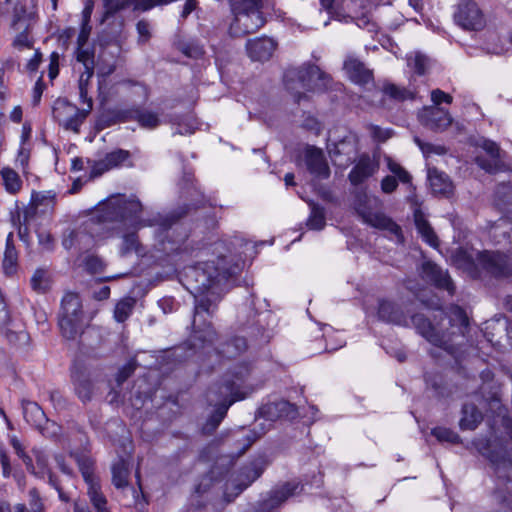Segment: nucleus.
Instances as JSON below:
<instances>
[{
	"mask_svg": "<svg viewBox=\"0 0 512 512\" xmlns=\"http://www.w3.org/2000/svg\"><path fill=\"white\" fill-rule=\"evenodd\" d=\"M472 445L478 454L489 461L493 471V499L499 505L510 506L512 511V432L509 450L494 444L490 439H475Z\"/></svg>",
	"mask_w": 512,
	"mask_h": 512,
	"instance_id": "nucleus-1",
	"label": "nucleus"
},
{
	"mask_svg": "<svg viewBox=\"0 0 512 512\" xmlns=\"http://www.w3.org/2000/svg\"><path fill=\"white\" fill-rule=\"evenodd\" d=\"M241 272L238 263L227 256H219L216 260L198 263L186 268L184 272L185 287L191 294H199L206 290L217 289Z\"/></svg>",
	"mask_w": 512,
	"mask_h": 512,
	"instance_id": "nucleus-2",
	"label": "nucleus"
},
{
	"mask_svg": "<svg viewBox=\"0 0 512 512\" xmlns=\"http://www.w3.org/2000/svg\"><path fill=\"white\" fill-rule=\"evenodd\" d=\"M251 373V366L246 362L228 369L222 377L212 383L206 393L207 403L214 408L227 405V411L235 402L245 399L242 388Z\"/></svg>",
	"mask_w": 512,
	"mask_h": 512,
	"instance_id": "nucleus-3",
	"label": "nucleus"
},
{
	"mask_svg": "<svg viewBox=\"0 0 512 512\" xmlns=\"http://www.w3.org/2000/svg\"><path fill=\"white\" fill-rule=\"evenodd\" d=\"M435 320L443 321L439 330L441 343L437 347L451 356L455 362H458L460 345L462 341L458 339L466 338L470 331V320L464 308L454 305L446 312L442 307H436Z\"/></svg>",
	"mask_w": 512,
	"mask_h": 512,
	"instance_id": "nucleus-4",
	"label": "nucleus"
},
{
	"mask_svg": "<svg viewBox=\"0 0 512 512\" xmlns=\"http://www.w3.org/2000/svg\"><path fill=\"white\" fill-rule=\"evenodd\" d=\"M179 187L182 194L192 195L191 191L193 190L199 194V197L195 198V200L191 203H185L181 206H178L177 208L170 211L166 216L160 218L155 233L162 243L165 241H171L169 232L173 226L177 225L182 219L196 213L199 209L205 206L204 195L197 191L195 185V177L192 173L185 172L183 174V177L179 182Z\"/></svg>",
	"mask_w": 512,
	"mask_h": 512,
	"instance_id": "nucleus-5",
	"label": "nucleus"
},
{
	"mask_svg": "<svg viewBox=\"0 0 512 512\" xmlns=\"http://www.w3.org/2000/svg\"><path fill=\"white\" fill-rule=\"evenodd\" d=\"M266 2V0H232L231 9L234 21L231 23L230 29L241 32H256L262 28L266 22L263 17Z\"/></svg>",
	"mask_w": 512,
	"mask_h": 512,
	"instance_id": "nucleus-6",
	"label": "nucleus"
},
{
	"mask_svg": "<svg viewBox=\"0 0 512 512\" xmlns=\"http://www.w3.org/2000/svg\"><path fill=\"white\" fill-rule=\"evenodd\" d=\"M330 80L327 73L310 62H305L299 67L288 68L283 77L287 90H294L296 82L307 91L322 90L328 87Z\"/></svg>",
	"mask_w": 512,
	"mask_h": 512,
	"instance_id": "nucleus-7",
	"label": "nucleus"
},
{
	"mask_svg": "<svg viewBox=\"0 0 512 512\" xmlns=\"http://www.w3.org/2000/svg\"><path fill=\"white\" fill-rule=\"evenodd\" d=\"M70 457L76 462L78 468L88 484V495L96 512H109L107 509V499L101 492V487L94 475L95 462L87 449L71 450Z\"/></svg>",
	"mask_w": 512,
	"mask_h": 512,
	"instance_id": "nucleus-8",
	"label": "nucleus"
},
{
	"mask_svg": "<svg viewBox=\"0 0 512 512\" xmlns=\"http://www.w3.org/2000/svg\"><path fill=\"white\" fill-rule=\"evenodd\" d=\"M269 317V311H258L250 306L246 319L240 321V329L246 334L252 351H258L270 342L272 336L268 328Z\"/></svg>",
	"mask_w": 512,
	"mask_h": 512,
	"instance_id": "nucleus-9",
	"label": "nucleus"
},
{
	"mask_svg": "<svg viewBox=\"0 0 512 512\" xmlns=\"http://www.w3.org/2000/svg\"><path fill=\"white\" fill-rule=\"evenodd\" d=\"M90 34H78L76 60L84 66V73L79 79V94L84 103H87V108L81 111V116L84 119L92 110V98H88L86 83L92 77L95 66V48L89 44Z\"/></svg>",
	"mask_w": 512,
	"mask_h": 512,
	"instance_id": "nucleus-10",
	"label": "nucleus"
},
{
	"mask_svg": "<svg viewBox=\"0 0 512 512\" xmlns=\"http://www.w3.org/2000/svg\"><path fill=\"white\" fill-rule=\"evenodd\" d=\"M142 212V204L136 198L118 194L108 198L103 204V217L111 222H133Z\"/></svg>",
	"mask_w": 512,
	"mask_h": 512,
	"instance_id": "nucleus-11",
	"label": "nucleus"
},
{
	"mask_svg": "<svg viewBox=\"0 0 512 512\" xmlns=\"http://www.w3.org/2000/svg\"><path fill=\"white\" fill-rule=\"evenodd\" d=\"M425 391L439 403L448 404L459 392V386L449 375L440 371H426L423 374Z\"/></svg>",
	"mask_w": 512,
	"mask_h": 512,
	"instance_id": "nucleus-12",
	"label": "nucleus"
},
{
	"mask_svg": "<svg viewBox=\"0 0 512 512\" xmlns=\"http://www.w3.org/2000/svg\"><path fill=\"white\" fill-rule=\"evenodd\" d=\"M268 461L265 456H259L248 464L241 467L238 476L233 484V492H225L224 498L230 503L256 481L265 471Z\"/></svg>",
	"mask_w": 512,
	"mask_h": 512,
	"instance_id": "nucleus-13",
	"label": "nucleus"
},
{
	"mask_svg": "<svg viewBox=\"0 0 512 512\" xmlns=\"http://www.w3.org/2000/svg\"><path fill=\"white\" fill-rule=\"evenodd\" d=\"M88 326L89 320H86L79 294L66 292V331L69 334L66 338L75 339Z\"/></svg>",
	"mask_w": 512,
	"mask_h": 512,
	"instance_id": "nucleus-14",
	"label": "nucleus"
},
{
	"mask_svg": "<svg viewBox=\"0 0 512 512\" xmlns=\"http://www.w3.org/2000/svg\"><path fill=\"white\" fill-rule=\"evenodd\" d=\"M57 203L56 193L53 191H32L29 204L23 209L25 222L40 218L49 220Z\"/></svg>",
	"mask_w": 512,
	"mask_h": 512,
	"instance_id": "nucleus-15",
	"label": "nucleus"
},
{
	"mask_svg": "<svg viewBox=\"0 0 512 512\" xmlns=\"http://www.w3.org/2000/svg\"><path fill=\"white\" fill-rule=\"evenodd\" d=\"M454 20L464 30L477 32L487 28L486 19L481 9L472 0H464L458 4Z\"/></svg>",
	"mask_w": 512,
	"mask_h": 512,
	"instance_id": "nucleus-16",
	"label": "nucleus"
},
{
	"mask_svg": "<svg viewBox=\"0 0 512 512\" xmlns=\"http://www.w3.org/2000/svg\"><path fill=\"white\" fill-rule=\"evenodd\" d=\"M191 328L187 344L189 349L194 352L213 346L218 339V333L211 320L203 318L192 319Z\"/></svg>",
	"mask_w": 512,
	"mask_h": 512,
	"instance_id": "nucleus-17",
	"label": "nucleus"
},
{
	"mask_svg": "<svg viewBox=\"0 0 512 512\" xmlns=\"http://www.w3.org/2000/svg\"><path fill=\"white\" fill-rule=\"evenodd\" d=\"M302 490L303 485L300 482H285L279 488L272 490L268 498L259 501L253 512H279V508L289 497L300 493Z\"/></svg>",
	"mask_w": 512,
	"mask_h": 512,
	"instance_id": "nucleus-18",
	"label": "nucleus"
},
{
	"mask_svg": "<svg viewBox=\"0 0 512 512\" xmlns=\"http://www.w3.org/2000/svg\"><path fill=\"white\" fill-rule=\"evenodd\" d=\"M478 261L483 270L496 279H505L512 275V265L503 252L484 250L478 254Z\"/></svg>",
	"mask_w": 512,
	"mask_h": 512,
	"instance_id": "nucleus-19",
	"label": "nucleus"
},
{
	"mask_svg": "<svg viewBox=\"0 0 512 512\" xmlns=\"http://www.w3.org/2000/svg\"><path fill=\"white\" fill-rule=\"evenodd\" d=\"M135 106L103 108L95 120L96 130L102 131L116 124L134 121Z\"/></svg>",
	"mask_w": 512,
	"mask_h": 512,
	"instance_id": "nucleus-20",
	"label": "nucleus"
},
{
	"mask_svg": "<svg viewBox=\"0 0 512 512\" xmlns=\"http://www.w3.org/2000/svg\"><path fill=\"white\" fill-rule=\"evenodd\" d=\"M423 278L438 290L447 291L450 296L456 293V286L447 270H443L433 261L422 264Z\"/></svg>",
	"mask_w": 512,
	"mask_h": 512,
	"instance_id": "nucleus-21",
	"label": "nucleus"
},
{
	"mask_svg": "<svg viewBox=\"0 0 512 512\" xmlns=\"http://www.w3.org/2000/svg\"><path fill=\"white\" fill-rule=\"evenodd\" d=\"M298 415L297 406L284 399L264 404L256 412V418L261 417L269 421H277L279 419L294 420Z\"/></svg>",
	"mask_w": 512,
	"mask_h": 512,
	"instance_id": "nucleus-22",
	"label": "nucleus"
},
{
	"mask_svg": "<svg viewBox=\"0 0 512 512\" xmlns=\"http://www.w3.org/2000/svg\"><path fill=\"white\" fill-rule=\"evenodd\" d=\"M192 295L194 297L193 319L203 318L211 320L221 299L218 288Z\"/></svg>",
	"mask_w": 512,
	"mask_h": 512,
	"instance_id": "nucleus-23",
	"label": "nucleus"
},
{
	"mask_svg": "<svg viewBox=\"0 0 512 512\" xmlns=\"http://www.w3.org/2000/svg\"><path fill=\"white\" fill-rule=\"evenodd\" d=\"M304 162L307 171L318 180H326L330 177L331 170L322 149L308 146L304 154Z\"/></svg>",
	"mask_w": 512,
	"mask_h": 512,
	"instance_id": "nucleus-24",
	"label": "nucleus"
},
{
	"mask_svg": "<svg viewBox=\"0 0 512 512\" xmlns=\"http://www.w3.org/2000/svg\"><path fill=\"white\" fill-rule=\"evenodd\" d=\"M410 320L416 331L429 343L435 347H437L438 343H441L439 330L443 321L440 319L435 320V314L433 315V320H431L423 313H414L411 315Z\"/></svg>",
	"mask_w": 512,
	"mask_h": 512,
	"instance_id": "nucleus-25",
	"label": "nucleus"
},
{
	"mask_svg": "<svg viewBox=\"0 0 512 512\" xmlns=\"http://www.w3.org/2000/svg\"><path fill=\"white\" fill-rule=\"evenodd\" d=\"M277 46L278 43L273 38L263 34L261 37L248 40L246 51L252 61L264 62L272 57Z\"/></svg>",
	"mask_w": 512,
	"mask_h": 512,
	"instance_id": "nucleus-26",
	"label": "nucleus"
},
{
	"mask_svg": "<svg viewBox=\"0 0 512 512\" xmlns=\"http://www.w3.org/2000/svg\"><path fill=\"white\" fill-rule=\"evenodd\" d=\"M483 150L490 156V160L484 156H476L475 163L484 171L490 174H496L503 170L504 163L500 159L501 149L499 145L489 139H485L481 145Z\"/></svg>",
	"mask_w": 512,
	"mask_h": 512,
	"instance_id": "nucleus-27",
	"label": "nucleus"
},
{
	"mask_svg": "<svg viewBox=\"0 0 512 512\" xmlns=\"http://www.w3.org/2000/svg\"><path fill=\"white\" fill-rule=\"evenodd\" d=\"M130 157V151L121 148L106 153L103 159L94 162L90 170V178L99 177L113 168L120 167Z\"/></svg>",
	"mask_w": 512,
	"mask_h": 512,
	"instance_id": "nucleus-28",
	"label": "nucleus"
},
{
	"mask_svg": "<svg viewBox=\"0 0 512 512\" xmlns=\"http://www.w3.org/2000/svg\"><path fill=\"white\" fill-rule=\"evenodd\" d=\"M421 124L434 132L446 130L452 124V117L443 108L431 107L425 109L419 116Z\"/></svg>",
	"mask_w": 512,
	"mask_h": 512,
	"instance_id": "nucleus-29",
	"label": "nucleus"
},
{
	"mask_svg": "<svg viewBox=\"0 0 512 512\" xmlns=\"http://www.w3.org/2000/svg\"><path fill=\"white\" fill-rule=\"evenodd\" d=\"M71 378L78 397L84 403L90 401L92 398L93 384L83 364L74 362L71 368Z\"/></svg>",
	"mask_w": 512,
	"mask_h": 512,
	"instance_id": "nucleus-30",
	"label": "nucleus"
},
{
	"mask_svg": "<svg viewBox=\"0 0 512 512\" xmlns=\"http://www.w3.org/2000/svg\"><path fill=\"white\" fill-rule=\"evenodd\" d=\"M59 277L60 272H55L50 267H38L30 279V287L37 294H47Z\"/></svg>",
	"mask_w": 512,
	"mask_h": 512,
	"instance_id": "nucleus-31",
	"label": "nucleus"
},
{
	"mask_svg": "<svg viewBox=\"0 0 512 512\" xmlns=\"http://www.w3.org/2000/svg\"><path fill=\"white\" fill-rule=\"evenodd\" d=\"M428 180L434 195L450 198L454 193V186L449 176L436 167L428 169Z\"/></svg>",
	"mask_w": 512,
	"mask_h": 512,
	"instance_id": "nucleus-32",
	"label": "nucleus"
},
{
	"mask_svg": "<svg viewBox=\"0 0 512 512\" xmlns=\"http://www.w3.org/2000/svg\"><path fill=\"white\" fill-rule=\"evenodd\" d=\"M247 350H251L247 337L237 335L231 336L225 341L219 343L216 348L217 353L227 359L236 358Z\"/></svg>",
	"mask_w": 512,
	"mask_h": 512,
	"instance_id": "nucleus-33",
	"label": "nucleus"
},
{
	"mask_svg": "<svg viewBox=\"0 0 512 512\" xmlns=\"http://www.w3.org/2000/svg\"><path fill=\"white\" fill-rule=\"evenodd\" d=\"M489 235L496 245H509L512 252V221L508 217H501L490 224Z\"/></svg>",
	"mask_w": 512,
	"mask_h": 512,
	"instance_id": "nucleus-34",
	"label": "nucleus"
},
{
	"mask_svg": "<svg viewBox=\"0 0 512 512\" xmlns=\"http://www.w3.org/2000/svg\"><path fill=\"white\" fill-rule=\"evenodd\" d=\"M361 216L364 222L370 226L380 230H387L391 234L395 235L398 239H404L401 227L392 218L386 216L385 214L378 212H368L362 213Z\"/></svg>",
	"mask_w": 512,
	"mask_h": 512,
	"instance_id": "nucleus-35",
	"label": "nucleus"
},
{
	"mask_svg": "<svg viewBox=\"0 0 512 512\" xmlns=\"http://www.w3.org/2000/svg\"><path fill=\"white\" fill-rule=\"evenodd\" d=\"M344 69L347 71L352 82L359 85H366L373 81V72L363 62L356 58H349L344 62Z\"/></svg>",
	"mask_w": 512,
	"mask_h": 512,
	"instance_id": "nucleus-36",
	"label": "nucleus"
},
{
	"mask_svg": "<svg viewBox=\"0 0 512 512\" xmlns=\"http://www.w3.org/2000/svg\"><path fill=\"white\" fill-rule=\"evenodd\" d=\"M374 172L375 166L373 165L370 156L364 153L360 156L357 164L349 172L348 180L353 186H358L371 177Z\"/></svg>",
	"mask_w": 512,
	"mask_h": 512,
	"instance_id": "nucleus-37",
	"label": "nucleus"
},
{
	"mask_svg": "<svg viewBox=\"0 0 512 512\" xmlns=\"http://www.w3.org/2000/svg\"><path fill=\"white\" fill-rule=\"evenodd\" d=\"M378 316L386 322L407 326L405 313L401 307L393 301L381 300L378 306Z\"/></svg>",
	"mask_w": 512,
	"mask_h": 512,
	"instance_id": "nucleus-38",
	"label": "nucleus"
},
{
	"mask_svg": "<svg viewBox=\"0 0 512 512\" xmlns=\"http://www.w3.org/2000/svg\"><path fill=\"white\" fill-rule=\"evenodd\" d=\"M413 216L415 227L420 236L422 237L423 241H425L429 246L433 248H438V236L436 235L429 221L425 218V215L422 212V210L415 209Z\"/></svg>",
	"mask_w": 512,
	"mask_h": 512,
	"instance_id": "nucleus-39",
	"label": "nucleus"
},
{
	"mask_svg": "<svg viewBox=\"0 0 512 512\" xmlns=\"http://www.w3.org/2000/svg\"><path fill=\"white\" fill-rule=\"evenodd\" d=\"M459 427L462 431L475 430L483 420V414L474 403H464L461 408Z\"/></svg>",
	"mask_w": 512,
	"mask_h": 512,
	"instance_id": "nucleus-40",
	"label": "nucleus"
},
{
	"mask_svg": "<svg viewBox=\"0 0 512 512\" xmlns=\"http://www.w3.org/2000/svg\"><path fill=\"white\" fill-rule=\"evenodd\" d=\"M23 416L28 424L38 429L47 418L43 409L33 401L22 400Z\"/></svg>",
	"mask_w": 512,
	"mask_h": 512,
	"instance_id": "nucleus-41",
	"label": "nucleus"
},
{
	"mask_svg": "<svg viewBox=\"0 0 512 512\" xmlns=\"http://www.w3.org/2000/svg\"><path fill=\"white\" fill-rule=\"evenodd\" d=\"M120 47L117 44H107L103 46L100 44V51L98 53V63L103 62L106 64L107 69L102 71L103 75H110L116 69L115 57L119 54Z\"/></svg>",
	"mask_w": 512,
	"mask_h": 512,
	"instance_id": "nucleus-42",
	"label": "nucleus"
},
{
	"mask_svg": "<svg viewBox=\"0 0 512 512\" xmlns=\"http://www.w3.org/2000/svg\"><path fill=\"white\" fill-rule=\"evenodd\" d=\"M2 268L4 274L8 277H13L18 271V252L9 238L6 243Z\"/></svg>",
	"mask_w": 512,
	"mask_h": 512,
	"instance_id": "nucleus-43",
	"label": "nucleus"
},
{
	"mask_svg": "<svg viewBox=\"0 0 512 512\" xmlns=\"http://www.w3.org/2000/svg\"><path fill=\"white\" fill-rule=\"evenodd\" d=\"M264 434L265 430L263 428L261 429V432H257L253 429L249 430L248 433L241 438L235 439V443L237 445L236 451H233L230 456L233 459L239 458Z\"/></svg>",
	"mask_w": 512,
	"mask_h": 512,
	"instance_id": "nucleus-44",
	"label": "nucleus"
},
{
	"mask_svg": "<svg viewBox=\"0 0 512 512\" xmlns=\"http://www.w3.org/2000/svg\"><path fill=\"white\" fill-rule=\"evenodd\" d=\"M35 21V14L33 12L27 13L22 6L15 7V14L12 21V28L20 32H27L33 29Z\"/></svg>",
	"mask_w": 512,
	"mask_h": 512,
	"instance_id": "nucleus-45",
	"label": "nucleus"
},
{
	"mask_svg": "<svg viewBox=\"0 0 512 512\" xmlns=\"http://www.w3.org/2000/svg\"><path fill=\"white\" fill-rule=\"evenodd\" d=\"M227 412V405H223L221 408H214L201 428L202 434L205 436L213 435L220 423L226 417Z\"/></svg>",
	"mask_w": 512,
	"mask_h": 512,
	"instance_id": "nucleus-46",
	"label": "nucleus"
},
{
	"mask_svg": "<svg viewBox=\"0 0 512 512\" xmlns=\"http://www.w3.org/2000/svg\"><path fill=\"white\" fill-rule=\"evenodd\" d=\"M134 121H137L140 127L144 129H155L161 124L157 113L144 110L140 106H135Z\"/></svg>",
	"mask_w": 512,
	"mask_h": 512,
	"instance_id": "nucleus-47",
	"label": "nucleus"
},
{
	"mask_svg": "<svg viewBox=\"0 0 512 512\" xmlns=\"http://www.w3.org/2000/svg\"><path fill=\"white\" fill-rule=\"evenodd\" d=\"M112 483L118 488L122 489L128 485V467L126 461L120 458L116 463L112 465Z\"/></svg>",
	"mask_w": 512,
	"mask_h": 512,
	"instance_id": "nucleus-48",
	"label": "nucleus"
},
{
	"mask_svg": "<svg viewBox=\"0 0 512 512\" xmlns=\"http://www.w3.org/2000/svg\"><path fill=\"white\" fill-rule=\"evenodd\" d=\"M311 213L307 226L312 230H322L326 225L325 208L318 203L310 202Z\"/></svg>",
	"mask_w": 512,
	"mask_h": 512,
	"instance_id": "nucleus-49",
	"label": "nucleus"
},
{
	"mask_svg": "<svg viewBox=\"0 0 512 512\" xmlns=\"http://www.w3.org/2000/svg\"><path fill=\"white\" fill-rule=\"evenodd\" d=\"M1 176L3 180V185L8 193L14 195L21 190L22 180L15 170L11 168H4L1 171Z\"/></svg>",
	"mask_w": 512,
	"mask_h": 512,
	"instance_id": "nucleus-50",
	"label": "nucleus"
},
{
	"mask_svg": "<svg viewBox=\"0 0 512 512\" xmlns=\"http://www.w3.org/2000/svg\"><path fill=\"white\" fill-rule=\"evenodd\" d=\"M496 205L506 213H512V186L500 185L495 193Z\"/></svg>",
	"mask_w": 512,
	"mask_h": 512,
	"instance_id": "nucleus-51",
	"label": "nucleus"
},
{
	"mask_svg": "<svg viewBox=\"0 0 512 512\" xmlns=\"http://www.w3.org/2000/svg\"><path fill=\"white\" fill-rule=\"evenodd\" d=\"M431 435L441 443H449L453 445L461 444L462 439L458 433L450 428L437 426L431 430Z\"/></svg>",
	"mask_w": 512,
	"mask_h": 512,
	"instance_id": "nucleus-52",
	"label": "nucleus"
},
{
	"mask_svg": "<svg viewBox=\"0 0 512 512\" xmlns=\"http://www.w3.org/2000/svg\"><path fill=\"white\" fill-rule=\"evenodd\" d=\"M451 261L458 268L470 269L475 266L472 255L463 247L455 249L451 255Z\"/></svg>",
	"mask_w": 512,
	"mask_h": 512,
	"instance_id": "nucleus-53",
	"label": "nucleus"
},
{
	"mask_svg": "<svg viewBox=\"0 0 512 512\" xmlns=\"http://www.w3.org/2000/svg\"><path fill=\"white\" fill-rule=\"evenodd\" d=\"M12 222L18 227L19 238L28 244L30 237L29 226L35 224L36 220H29L28 222H25V212H23V219L21 220V213L17 208L16 213L12 214Z\"/></svg>",
	"mask_w": 512,
	"mask_h": 512,
	"instance_id": "nucleus-54",
	"label": "nucleus"
},
{
	"mask_svg": "<svg viewBox=\"0 0 512 512\" xmlns=\"http://www.w3.org/2000/svg\"><path fill=\"white\" fill-rule=\"evenodd\" d=\"M135 305V300L133 298H126L120 300L114 309V318L118 323L125 322L128 317L131 315L133 308Z\"/></svg>",
	"mask_w": 512,
	"mask_h": 512,
	"instance_id": "nucleus-55",
	"label": "nucleus"
},
{
	"mask_svg": "<svg viewBox=\"0 0 512 512\" xmlns=\"http://www.w3.org/2000/svg\"><path fill=\"white\" fill-rule=\"evenodd\" d=\"M175 47L186 57L193 59H200L205 54L203 46L195 42L177 41Z\"/></svg>",
	"mask_w": 512,
	"mask_h": 512,
	"instance_id": "nucleus-56",
	"label": "nucleus"
},
{
	"mask_svg": "<svg viewBox=\"0 0 512 512\" xmlns=\"http://www.w3.org/2000/svg\"><path fill=\"white\" fill-rule=\"evenodd\" d=\"M43 436L55 442H61L62 439V426L58 423L45 419V422L38 428Z\"/></svg>",
	"mask_w": 512,
	"mask_h": 512,
	"instance_id": "nucleus-57",
	"label": "nucleus"
},
{
	"mask_svg": "<svg viewBox=\"0 0 512 512\" xmlns=\"http://www.w3.org/2000/svg\"><path fill=\"white\" fill-rule=\"evenodd\" d=\"M141 244L138 240V235L135 232L127 233L123 236L122 244L120 247V255L127 256L132 252L139 253Z\"/></svg>",
	"mask_w": 512,
	"mask_h": 512,
	"instance_id": "nucleus-58",
	"label": "nucleus"
},
{
	"mask_svg": "<svg viewBox=\"0 0 512 512\" xmlns=\"http://www.w3.org/2000/svg\"><path fill=\"white\" fill-rule=\"evenodd\" d=\"M383 92L389 98L396 100L398 102H403L407 99L414 98V95L412 92H410L406 88H400L393 83H388V84L384 85Z\"/></svg>",
	"mask_w": 512,
	"mask_h": 512,
	"instance_id": "nucleus-59",
	"label": "nucleus"
},
{
	"mask_svg": "<svg viewBox=\"0 0 512 512\" xmlns=\"http://www.w3.org/2000/svg\"><path fill=\"white\" fill-rule=\"evenodd\" d=\"M10 444L13 447V449H14L15 453L17 454V456L20 459H22V461L25 464L26 469L28 470V472L34 474L35 473V468H34V465H33L32 458L25 452L24 447L22 446V444L19 441V439L17 437L13 436L10 439Z\"/></svg>",
	"mask_w": 512,
	"mask_h": 512,
	"instance_id": "nucleus-60",
	"label": "nucleus"
},
{
	"mask_svg": "<svg viewBox=\"0 0 512 512\" xmlns=\"http://www.w3.org/2000/svg\"><path fill=\"white\" fill-rule=\"evenodd\" d=\"M388 169L394 174V176L404 184H411L412 176L405 170L399 163L395 162L391 158H388L387 163Z\"/></svg>",
	"mask_w": 512,
	"mask_h": 512,
	"instance_id": "nucleus-61",
	"label": "nucleus"
},
{
	"mask_svg": "<svg viewBox=\"0 0 512 512\" xmlns=\"http://www.w3.org/2000/svg\"><path fill=\"white\" fill-rule=\"evenodd\" d=\"M84 267L89 274H97L104 271L106 264L100 257L89 255L84 260Z\"/></svg>",
	"mask_w": 512,
	"mask_h": 512,
	"instance_id": "nucleus-62",
	"label": "nucleus"
},
{
	"mask_svg": "<svg viewBox=\"0 0 512 512\" xmlns=\"http://www.w3.org/2000/svg\"><path fill=\"white\" fill-rule=\"evenodd\" d=\"M38 243L42 250L51 252L56 246V239L49 231L37 229Z\"/></svg>",
	"mask_w": 512,
	"mask_h": 512,
	"instance_id": "nucleus-63",
	"label": "nucleus"
},
{
	"mask_svg": "<svg viewBox=\"0 0 512 512\" xmlns=\"http://www.w3.org/2000/svg\"><path fill=\"white\" fill-rule=\"evenodd\" d=\"M137 364L135 361H129L124 366H122L115 377V381L118 386H122V384L130 378L135 370H136Z\"/></svg>",
	"mask_w": 512,
	"mask_h": 512,
	"instance_id": "nucleus-64",
	"label": "nucleus"
}]
</instances>
